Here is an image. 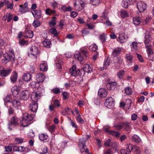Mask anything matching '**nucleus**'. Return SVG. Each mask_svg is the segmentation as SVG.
<instances>
[{
	"mask_svg": "<svg viewBox=\"0 0 154 154\" xmlns=\"http://www.w3.org/2000/svg\"><path fill=\"white\" fill-rule=\"evenodd\" d=\"M34 115L33 114L30 115L27 113L23 114L22 120L20 121L21 125L23 127H26L31 123V122L34 118Z\"/></svg>",
	"mask_w": 154,
	"mask_h": 154,
	"instance_id": "nucleus-1",
	"label": "nucleus"
},
{
	"mask_svg": "<svg viewBox=\"0 0 154 154\" xmlns=\"http://www.w3.org/2000/svg\"><path fill=\"white\" fill-rule=\"evenodd\" d=\"M15 55L13 53L11 52L8 54L7 53H5L3 55V58L2 60V62L6 64L10 60L14 61Z\"/></svg>",
	"mask_w": 154,
	"mask_h": 154,
	"instance_id": "nucleus-2",
	"label": "nucleus"
},
{
	"mask_svg": "<svg viewBox=\"0 0 154 154\" xmlns=\"http://www.w3.org/2000/svg\"><path fill=\"white\" fill-rule=\"evenodd\" d=\"M37 83L35 82H31V85L32 87L37 88L39 86L40 82H42L45 79L44 75L42 73H38L36 75Z\"/></svg>",
	"mask_w": 154,
	"mask_h": 154,
	"instance_id": "nucleus-3",
	"label": "nucleus"
},
{
	"mask_svg": "<svg viewBox=\"0 0 154 154\" xmlns=\"http://www.w3.org/2000/svg\"><path fill=\"white\" fill-rule=\"evenodd\" d=\"M29 52L30 54L33 56L35 60L36 59L38 55H39V54L38 48L35 46L31 47L29 48Z\"/></svg>",
	"mask_w": 154,
	"mask_h": 154,
	"instance_id": "nucleus-4",
	"label": "nucleus"
},
{
	"mask_svg": "<svg viewBox=\"0 0 154 154\" xmlns=\"http://www.w3.org/2000/svg\"><path fill=\"white\" fill-rule=\"evenodd\" d=\"M84 6V2L82 0H76L74 4L75 9L79 11L82 10Z\"/></svg>",
	"mask_w": 154,
	"mask_h": 154,
	"instance_id": "nucleus-5",
	"label": "nucleus"
},
{
	"mask_svg": "<svg viewBox=\"0 0 154 154\" xmlns=\"http://www.w3.org/2000/svg\"><path fill=\"white\" fill-rule=\"evenodd\" d=\"M30 93L28 90L22 91L20 94V98L21 100H26L29 97Z\"/></svg>",
	"mask_w": 154,
	"mask_h": 154,
	"instance_id": "nucleus-6",
	"label": "nucleus"
},
{
	"mask_svg": "<svg viewBox=\"0 0 154 154\" xmlns=\"http://www.w3.org/2000/svg\"><path fill=\"white\" fill-rule=\"evenodd\" d=\"M41 94L40 93H37L36 91L33 92L31 96V98L33 102H37L38 100L40 97Z\"/></svg>",
	"mask_w": 154,
	"mask_h": 154,
	"instance_id": "nucleus-7",
	"label": "nucleus"
},
{
	"mask_svg": "<svg viewBox=\"0 0 154 154\" xmlns=\"http://www.w3.org/2000/svg\"><path fill=\"white\" fill-rule=\"evenodd\" d=\"M11 71V69L10 68L3 69L0 70V76L5 77L9 75Z\"/></svg>",
	"mask_w": 154,
	"mask_h": 154,
	"instance_id": "nucleus-8",
	"label": "nucleus"
},
{
	"mask_svg": "<svg viewBox=\"0 0 154 154\" xmlns=\"http://www.w3.org/2000/svg\"><path fill=\"white\" fill-rule=\"evenodd\" d=\"M20 122V121L19 119L17 118L16 116H14L12 117L11 119V123L9 124V126L8 128L10 130L12 129V128L10 127L11 125H17L19 124Z\"/></svg>",
	"mask_w": 154,
	"mask_h": 154,
	"instance_id": "nucleus-9",
	"label": "nucleus"
},
{
	"mask_svg": "<svg viewBox=\"0 0 154 154\" xmlns=\"http://www.w3.org/2000/svg\"><path fill=\"white\" fill-rule=\"evenodd\" d=\"M137 7L138 10L140 12L144 11L146 8V5L142 2H139L137 3Z\"/></svg>",
	"mask_w": 154,
	"mask_h": 154,
	"instance_id": "nucleus-10",
	"label": "nucleus"
},
{
	"mask_svg": "<svg viewBox=\"0 0 154 154\" xmlns=\"http://www.w3.org/2000/svg\"><path fill=\"white\" fill-rule=\"evenodd\" d=\"M114 101L115 100L112 97L108 98L105 102V105L107 108H110L111 106L114 105Z\"/></svg>",
	"mask_w": 154,
	"mask_h": 154,
	"instance_id": "nucleus-11",
	"label": "nucleus"
},
{
	"mask_svg": "<svg viewBox=\"0 0 154 154\" xmlns=\"http://www.w3.org/2000/svg\"><path fill=\"white\" fill-rule=\"evenodd\" d=\"M114 59V62L116 67L118 68H121L123 61V59L119 57H116Z\"/></svg>",
	"mask_w": 154,
	"mask_h": 154,
	"instance_id": "nucleus-12",
	"label": "nucleus"
},
{
	"mask_svg": "<svg viewBox=\"0 0 154 154\" xmlns=\"http://www.w3.org/2000/svg\"><path fill=\"white\" fill-rule=\"evenodd\" d=\"M76 65H74L72 67L69 69V73L71 74V75L73 76H76L79 74V71H77L76 70Z\"/></svg>",
	"mask_w": 154,
	"mask_h": 154,
	"instance_id": "nucleus-13",
	"label": "nucleus"
},
{
	"mask_svg": "<svg viewBox=\"0 0 154 154\" xmlns=\"http://www.w3.org/2000/svg\"><path fill=\"white\" fill-rule=\"evenodd\" d=\"M32 13L35 19H39L41 17V11L40 10H34L32 12Z\"/></svg>",
	"mask_w": 154,
	"mask_h": 154,
	"instance_id": "nucleus-14",
	"label": "nucleus"
},
{
	"mask_svg": "<svg viewBox=\"0 0 154 154\" xmlns=\"http://www.w3.org/2000/svg\"><path fill=\"white\" fill-rule=\"evenodd\" d=\"M129 37L128 35L125 33H122L119 35V38L121 43H122L125 42L128 39Z\"/></svg>",
	"mask_w": 154,
	"mask_h": 154,
	"instance_id": "nucleus-15",
	"label": "nucleus"
},
{
	"mask_svg": "<svg viewBox=\"0 0 154 154\" xmlns=\"http://www.w3.org/2000/svg\"><path fill=\"white\" fill-rule=\"evenodd\" d=\"M122 128L124 130L126 131L131 130L132 127L130 123L127 122H122Z\"/></svg>",
	"mask_w": 154,
	"mask_h": 154,
	"instance_id": "nucleus-16",
	"label": "nucleus"
},
{
	"mask_svg": "<svg viewBox=\"0 0 154 154\" xmlns=\"http://www.w3.org/2000/svg\"><path fill=\"white\" fill-rule=\"evenodd\" d=\"M92 66L91 65L86 64L83 65L82 71L88 73L91 72L92 71Z\"/></svg>",
	"mask_w": 154,
	"mask_h": 154,
	"instance_id": "nucleus-17",
	"label": "nucleus"
},
{
	"mask_svg": "<svg viewBox=\"0 0 154 154\" xmlns=\"http://www.w3.org/2000/svg\"><path fill=\"white\" fill-rule=\"evenodd\" d=\"M144 37V43L145 44V45L148 44L150 42L152 39L149 32L147 31L146 32Z\"/></svg>",
	"mask_w": 154,
	"mask_h": 154,
	"instance_id": "nucleus-18",
	"label": "nucleus"
},
{
	"mask_svg": "<svg viewBox=\"0 0 154 154\" xmlns=\"http://www.w3.org/2000/svg\"><path fill=\"white\" fill-rule=\"evenodd\" d=\"M29 107L30 110L33 112H36L38 109V105L37 103L32 102L30 104Z\"/></svg>",
	"mask_w": 154,
	"mask_h": 154,
	"instance_id": "nucleus-19",
	"label": "nucleus"
},
{
	"mask_svg": "<svg viewBox=\"0 0 154 154\" xmlns=\"http://www.w3.org/2000/svg\"><path fill=\"white\" fill-rule=\"evenodd\" d=\"M98 94L101 97L104 98L107 96L108 94L105 89L101 88L99 90Z\"/></svg>",
	"mask_w": 154,
	"mask_h": 154,
	"instance_id": "nucleus-20",
	"label": "nucleus"
},
{
	"mask_svg": "<svg viewBox=\"0 0 154 154\" xmlns=\"http://www.w3.org/2000/svg\"><path fill=\"white\" fill-rule=\"evenodd\" d=\"M117 84L115 82H109L106 85V87L109 90H113L116 87Z\"/></svg>",
	"mask_w": 154,
	"mask_h": 154,
	"instance_id": "nucleus-21",
	"label": "nucleus"
},
{
	"mask_svg": "<svg viewBox=\"0 0 154 154\" xmlns=\"http://www.w3.org/2000/svg\"><path fill=\"white\" fill-rule=\"evenodd\" d=\"M18 74L16 71H14L10 77L11 81L13 83H15L18 78Z\"/></svg>",
	"mask_w": 154,
	"mask_h": 154,
	"instance_id": "nucleus-22",
	"label": "nucleus"
},
{
	"mask_svg": "<svg viewBox=\"0 0 154 154\" xmlns=\"http://www.w3.org/2000/svg\"><path fill=\"white\" fill-rule=\"evenodd\" d=\"M131 104V100L130 99H128L126 100V103L124 102H120V105L121 107L124 108L126 105H127L128 107L130 106Z\"/></svg>",
	"mask_w": 154,
	"mask_h": 154,
	"instance_id": "nucleus-23",
	"label": "nucleus"
},
{
	"mask_svg": "<svg viewBox=\"0 0 154 154\" xmlns=\"http://www.w3.org/2000/svg\"><path fill=\"white\" fill-rule=\"evenodd\" d=\"M104 145L108 147H111V148H114L116 146V144L111 142L110 139H109L105 142Z\"/></svg>",
	"mask_w": 154,
	"mask_h": 154,
	"instance_id": "nucleus-24",
	"label": "nucleus"
},
{
	"mask_svg": "<svg viewBox=\"0 0 154 154\" xmlns=\"http://www.w3.org/2000/svg\"><path fill=\"white\" fill-rule=\"evenodd\" d=\"M13 95L15 97L16 96L19 94V88L16 86L13 87L11 89Z\"/></svg>",
	"mask_w": 154,
	"mask_h": 154,
	"instance_id": "nucleus-25",
	"label": "nucleus"
},
{
	"mask_svg": "<svg viewBox=\"0 0 154 154\" xmlns=\"http://www.w3.org/2000/svg\"><path fill=\"white\" fill-rule=\"evenodd\" d=\"M138 43L135 42H133L131 45V47L132 51H136L138 49Z\"/></svg>",
	"mask_w": 154,
	"mask_h": 154,
	"instance_id": "nucleus-26",
	"label": "nucleus"
},
{
	"mask_svg": "<svg viewBox=\"0 0 154 154\" xmlns=\"http://www.w3.org/2000/svg\"><path fill=\"white\" fill-rule=\"evenodd\" d=\"M33 35V32L31 30H28L25 32L24 36L25 38H31Z\"/></svg>",
	"mask_w": 154,
	"mask_h": 154,
	"instance_id": "nucleus-27",
	"label": "nucleus"
},
{
	"mask_svg": "<svg viewBox=\"0 0 154 154\" xmlns=\"http://www.w3.org/2000/svg\"><path fill=\"white\" fill-rule=\"evenodd\" d=\"M48 67L46 63H43L41 64L40 69L41 71H46L48 70Z\"/></svg>",
	"mask_w": 154,
	"mask_h": 154,
	"instance_id": "nucleus-28",
	"label": "nucleus"
},
{
	"mask_svg": "<svg viewBox=\"0 0 154 154\" xmlns=\"http://www.w3.org/2000/svg\"><path fill=\"white\" fill-rule=\"evenodd\" d=\"M23 79L25 81L28 82L31 80V75L29 73L24 74L23 77Z\"/></svg>",
	"mask_w": 154,
	"mask_h": 154,
	"instance_id": "nucleus-29",
	"label": "nucleus"
},
{
	"mask_svg": "<svg viewBox=\"0 0 154 154\" xmlns=\"http://www.w3.org/2000/svg\"><path fill=\"white\" fill-rule=\"evenodd\" d=\"M42 43L44 46L46 48H50L51 45V42L48 39H45L43 42Z\"/></svg>",
	"mask_w": 154,
	"mask_h": 154,
	"instance_id": "nucleus-30",
	"label": "nucleus"
},
{
	"mask_svg": "<svg viewBox=\"0 0 154 154\" xmlns=\"http://www.w3.org/2000/svg\"><path fill=\"white\" fill-rule=\"evenodd\" d=\"M12 105L15 107H17L20 106L21 104L20 102L17 100L14 99L12 101Z\"/></svg>",
	"mask_w": 154,
	"mask_h": 154,
	"instance_id": "nucleus-31",
	"label": "nucleus"
},
{
	"mask_svg": "<svg viewBox=\"0 0 154 154\" xmlns=\"http://www.w3.org/2000/svg\"><path fill=\"white\" fill-rule=\"evenodd\" d=\"M110 64V60L108 58L106 60H105L104 61L103 63V67L101 68V70H103L104 69H106L107 67L109 66Z\"/></svg>",
	"mask_w": 154,
	"mask_h": 154,
	"instance_id": "nucleus-32",
	"label": "nucleus"
},
{
	"mask_svg": "<svg viewBox=\"0 0 154 154\" xmlns=\"http://www.w3.org/2000/svg\"><path fill=\"white\" fill-rule=\"evenodd\" d=\"M132 150L136 154H140L141 152V149L140 147L137 146H133Z\"/></svg>",
	"mask_w": 154,
	"mask_h": 154,
	"instance_id": "nucleus-33",
	"label": "nucleus"
},
{
	"mask_svg": "<svg viewBox=\"0 0 154 154\" xmlns=\"http://www.w3.org/2000/svg\"><path fill=\"white\" fill-rule=\"evenodd\" d=\"M80 51L85 57H88L89 56V52L85 48H80Z\"/></svg>",
	"mask_w": 154,
	"mask_h": 154,
	"instance_id": "nucleus-34",
	"label": "nucleus"
},
{
	"mask_svg": "<svg viewBox=\"0 0 154 154\" xmlns=\"http://www.w3.org/2000/svg\"><path fill=\"white\" fill-rule=\"evenodd\" d=\"M45 12L46 14L48 15H51L56 14V11L55 10H52L50 8H47L45 10Z\"/></svg>",
	"mask_w": 154,
	"mask_h": 154,
	"instance_id": "nucleus-35",
	"label": "nucleus"
},
{
	"mask_svg": "<svg viewBox=\"0 0 154 154\" xmlns=\"http://www.w3.org/2000/svg\"><path fill=\"white\" fill-rule=\"evenodd\" d=\"M74 57L75 58L77 59L80 62H83V58L81 56V54L79 52L75 53L74 54Z\"/></svg>",
	"mask_w": 154,
	"mask_h": 154,
	"instance_id": "nucleus-36",
	"label": "nucleus"
},
{
	"mask_svg": "<svg viewBox=\"0 0 154 154\" xmlns=\"http://www.w3.org/2000/svg\"><path fill=\"white\" fill-rule=\"evenodd\" d=\"M121 51V48H115L113 51L112 53V54L114 56H116L119 54Z\"/></svg>",
	"mask_w": 154,
	"mask_h": 154,
	"instance_id": "nucleus-37",
	"label": "nucleus"
},
{
	"mask_svg": "<svg viewBox=\"0 0 154 154\" xmlns=\"http://www.w3.org/2000/svg\"><path fill=\"white\" fill-rule=\"evenodd\" d=\"M132 140L136 143H139L141 142V139L137 135L134 134L132 137Z\"/></svg>",
	"mask_w": 154,
	"mask_h": 154,
	"instance_id": "nucleus-38",
	"label": "nucleus"
},
{
	"mask_svg": "<svg viewBox=\"0 0 154 154\" xmlns=\"http://www.w3.org/2000/svg\"><path fill=\"white\" fill-rule=\"evenodd\" d=\"M39 137L40 140L43 141L48 139V136L46 134H39Z\"/></svg>",
	"mask_w": 154,
	"mask_h": 154,
	"instance_id": "nucleus-39",
	"label": "nucleus"
},
{
	"mask_svg": "<svg viewBox=\"0 0 154 154\" xmlns=\"http://www.w3.org/2000/svg\"><path fill=\"white\" fill-rule=\"evenodd\" d=\"M61 10L64 11H69L72 10V8L71 6H66L65 5L62 6L61 8Z\"/></svg>",
	"mask_w": 154,
	"mask_h": 154,
	"instance_id": "nucleus-40",
	"label": "nucleus"
},
{
	"mask_svg": "<svg viewBox=\"0 0 154 154\" xmlns=\"http://www.w3.org/2000/svg\"><path fill=\"white\" fill-rule=\"evenodd\" d=\"M125 73V71L124 70H120L117 73V75L119 78L121 79Z\"/></svg>",
	"mask_w": 154,
	"mask_h": 154,
	"instance_id": "nucleus-41",
	"label": "nucleus"
},
{
	"mask_svg": "<svg viewBox=\"0 0 154 154\" xmlns=\"http://www.w3.org/2000/svg\"><path fill=\"white\" fill-rule=\"evenodd\" d=\"M126 59L128 62L131 63L133 58L132 55L130 54H127L126 55Z\"/></svg>",
	"mask_w": 154,
	"mask_h": 154,
	"instance_id": "nucleus-42",
	"label": "nucleus"
},
{
	"mask_svg": "<svg viewBox=\"0 0 154 154\" xmlns=\"http://www.w3.org/2000/svg\"><path fill=\"white\" fill-rule=\"evenodd\" d=\"M125 93L128 95H129L132 94V89L129 87H127L125 89Z\"/></svg>",
	"mask_w": 154,
	"mask_h": 154,
	"instance_id": "nucleus-43",
	"label": "nucleus"
},
{
	"mask_svg": "<svg viewBox=\"0 0 154 154\" xmlns=\"http://www.w3.org/2000/svg\"><path fill=\"white\" fill-rule=\"evenodd\" d=\"M140 17H139L133 18V21L134 23L136 25H139L140 22Z\"/></svg>",
	"mask_w": 154,
	"mask_h": 154,
	"instance_id": "nucleus-44",
	"label": "nucleus"
},
{
	"mask_svg": "<svg viewBox=\"0 0 154 154\" xmlns=\"http://www.w3.org/2000/svg\"><path fill=\"white\" fill-rule=\"evenodd\" d=\"M112 136L115 137L117 138L118 137L120 134V133L118 131H111L110 132V134Z\"/></svg>",
	"mask_w": 154,
	"mask_h": 154,
	"instance_id": "nucleus-45",
	"label": "nucleus"
},
{
	"mask_svg": "<svg viewBox=\"0 0 154 154\" xmlns=\"http://www.w3.org/2000/svg\"><path fill=\"white\" fill-rule=\"evenodd\" d=\"M112 136L115 137L117 138L118 137L120 134V133L118 131H111L110 132V134Z\"/></svg>",
	"mask_w": 154,
	"mask_h": 154,
	"instance_id": "nucleus-46",
	"label": "nucleus"
},
{
	"mask_svg": "<svg viewBox=\"0 0 154 154\" xmlns=\"http://www.w3.org/2000/svg\"><path fill=\"white\" fill-rule=\"evenodd\" d=\"M113 127L114 128V129L116 130H120L122 128V122L118 125H115L113 126Z\"/></svg>",
	"mask_w": 154,
	"mask_h": 154,
	"instance_id": "nucleus-47",
	"label": "nucleus"
},
{
	"mask_svg": "<svg viewBox=\"0 0 154 154\" xmlns=\"http://www.w3.org/2000/svg\"><path fill=\"white\" fill-rule=\"evenodd\" d=\"M97 46L95 44L89 46L90 50L92 51H95L97 49Z\"/></svg>",
	"mask_w": 154,
	"mask_h": 154,
	"instance_id": "nucleus-48",
	"label": "nucleus"
},
{
	"mask_svg": "<svg viewBox=\"0 0 154 154\" xmlns=\"http://www.w3.org/2000/svg\"><path fill=\"white\" fill-rule=\"evenodd\" d=\"M85 141H86L85 139L84 138L80 139L79 140V143H82V149H84V150L86 149H85V147H86Z\"/></svg>",
	"mask_w": 154,
	"mask_h": 154,
	"instance_id": "nucleus-49",
	"label": "nucleus"
},
{
	"mask_svg": "<svg viewBox=\"0 0 154 154\" xmlns=\"http://www.w3.org/2000/svg\"><path fill=\"white\" fill-rule=\"evenodd\" d=\"M99 38L103 43H104L106 40V35L103 33L99 36Z\"/></svg>",
	"mask_w": 154,
	"mask_h": 154,
	"instance_id": "nucleus-50",
	"label": "nucleus"
},
{
	"mask_svg": "<svg viewBox=\"0 0 154 154\" xmlns=\"http://www.w3.org/2000/svg\"><path fill=\"white\" fill-rule=\"evenodd\" d=\"M128 14L125 10H122L121 11V15L122 17H125L128 16Z\"/></svg>",
	"mask_w": 154,
	"mask_h": 154,
	"instance_id": "nucleus-51",
	"label": "nucleus"
},
{
	"mask_svg": "<svg viewBox=\"0 0 154 154\" xmlns=\"http://www.w3.org/2000/svg\"><path fill=\"white\" fill-rule=\"evenodd\" d=\"M70 110H71V109L68 107H67L65 108L63 111L61 113L63 115H65L69 113Z\"/></svg>",
	"mask_w": 154,
	"mask_h": 154,
	"instance_id": "nucleus-52",
	"label": "nucleus"
},
{
	"mask_svg": "<svg viewBox=\"0 0 154 154\" xmlns=\"http://www.w3.org/2000/svg\"><path fill=\"white\" fill-rule=\"evenodd\" d=\"M147 50L148 55L152 53L153 51L152 49V46L151 45H147L145 46Z\"/></svg>",
	"mask_w": 154,
	"mask_h": 154,
	"instance_id": "nucleus-53",
	"label": "nucleus"
},
{
	"mask_svg": "<svg viewBox=\"0 0 154 154\" xmlns=\"http://www.w3.org/2000/svg\"><path fill=\"white\" fill-rule=\"evenodd\" d=\"M50 32L51 33L54 34L55 36H57L58 34L56 29L54 28H52L50 30Z\"/></svg>",
	"mask_w": 154,
	"mask_h": 154,
	"instance_id": "nucleus-54",
	"label": "nucleus"
},
{
	"mask_svg": "<svg viewBox=\"0 0 154 154\" xmlns=\"http://www.w3.org/2000/svg\"><path fill=\"white\" fill-rule=\"evenodd\" d=\"M114 148H110L106 151H104L103 154H112Z\"/></svg>",
	"mask_w": 154,
	"mask_h": 154,
	"instance_id": "nucleus-55",
	"label": "nucleus"
},
{
	"mask_svg": "<svg viewBox=\"0 0 154 154\" xmlns=\"http://www.w3.org/2000/svg\"><path fill=\"white\" fill-rule=\"evenodd\" d=\"M40 154H49L48 152V149L46 146H45L43 149L42 151L40 153Z\"/></svg>",
	"mask_w": 154,
	"mask_h": 154,
	"instance_id": "nucleus-56",
	"label": "nucleus"
},
{
	"mask_svg": "<svg viewBox=\"0 0 154 154\" xmlns=\"http://www.w3.org/2000/svg\"><path fill=\"white\" fill-rule=\"evenodd\" d=\"M133 147V146L130 143L127 144L126 146V150H128L129 152H131L132 150Z\"/></svg>",
	"mask_w": 154,
	"mask_h": 154,
	"instance_id": "nucleus-57",
	"label": "nucleus"
},
{
	"mask_svg": "<svg viewBox=\"0 0 154 154\" xmlns=\"http://www.w3.org/2000/svg\"><path fill=\"white\" fill-rule=\"evenodd\" d=\"M108 14L107 12L105 11L101 15V17L106 20L108 19L107 17Z\"/></svg>",
	"mask_w": 154,
	"mask_h": 154,
	"instance_id": "nucleus-58",
	"label": "nucleus"
},
{
	"mask_svg": "<svg viewBox=\"0 0 154 154\" xmlns=\"http://www.w3.org/2000/svg\"><path fill=\"white\" fill-rule=\"evenodd\" d=\"M28 3L27 2H25L23 5H20V8L19 10H24L27 7Z\"/></svg>",
	"mask_w": 154,
	"mask_h": 154,
	"instance_id": "nucleus-59",
	"label": "nucleus"
},
{
	"mask_svg": "<svg viewBox=\"0 0 154 154\" xmlns=\"http://www.w3.org/2000/svg\"><path fill=\"white\" fill-rule=\"evenodd\" d=\"M90 1L93 5H96L100 3L101 0H91Z\"/></svg>",
	"mask_w": 154,
	"mask_h": 154,
	"instance_id": "nucleus-60",
	"label": "nucleus"
},
{
	"mask_svg": "<svg viewBox=\"0 0 154 154\" xmlns=\"http://www.w3.org/2000/svg\"><path fill=\"white\" fill-rule=\"evenodd\" d=\"M76 119L80 123L83 124L84 123V121L83 119L79 115L77 117H76Z\"/></svg>",
	"mask_w": 154,
	"mask_h": 154,
	"instance_id": "nucleus-61",
	"label": "nucleus"
},
{
	"mask_svg": "<svg viewBox=\"0 0 154 154\" xmlns=\"http://www.w3.org/2000/svg\"><path fill=\"white\" fill-rule=\"evenodd\" d=\"M56 127V126L53 125L50 126L48 129L50 132H52L54 131Z\"/></svg>",
	"mask_w": 154,
	"mask_h": 154,
	"instance_id": "nucleus-62",
	"label": "nucleus"
},
{
	"mask_svg": "<svg viewBox=\"0 0 154 154\" xmlns=\"http://www.w3.org/2000/svg\"><path fill=\"white\" fill-rule=\"evenodd\" d=\"M52 91L54 94H56L60 93V90L59 88H56L53 89L52 90Z\"/></svg>",
	"mask_w": 154,
	"mask_h": 154,
	"instance_id": "nucleus-63",
	"label": "nucleus"
},
{
	"mask_svg": "<svg viewBox=\"0 0 154 154\" xmlns=\"http://www.w3.org/2000/svg\"><path fill=\"white\" fill-rule=\"evenodd\" d=\"M27 136L29 138H31L35 136V134L34 132L32 130L29 131V133L28 134Z\"/></svg>",
	"mask_w": 154,
	"mask_h": 154,
	"instance_id": "nucleus-64",
	"label": "nucleus"
}]
</instances>
